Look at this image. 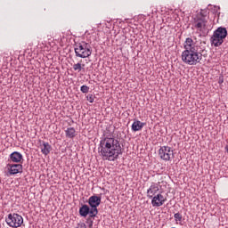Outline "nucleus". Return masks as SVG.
Wrapping results in <instances>:
<instances>
[{
    "label": "nucleus",
    "instance_id": "nucleus-1",
    "mask_svg": "<svg viewBox=\"0 0 228 228\" xmlns=\"http://www.w3.org/2000/svg\"><path fill=\"white\" fill-rule=\"evenodd\" d=\"M99 152L102 159L115 161L123 154L120 142L113 136H105L100 141Z\"/></svg>",
    "mask_w": 228,
    "mask_h": 228
},
{
    "label": "nucleus",
    "instance_id": "nucleus-2",
    "mask_svg": "<svg viewBox=\"0 0 228 228\" xmlns=\"http://www.w3.org/2000/svg\"><path fill=\"white\" fill-rule=\"evenodd\" d=\"M184 51L182 53V61L185 65H198L202 61V51L200 46L197 45V43L193 41L191 37H187L183 44Z\"/></svg>",
    "mask_w": 228,
    "mask_h": 228
},
{
    "label": "nucleus",
    "instance_id": "nucleus-3",
    "mask_svg": "<svg viewBox=\"0 0 228 228\" xmlns=\"http://www.w3.org/2000/svg\"><path fill=\"white\" fill-rule=\"evenodd\" d=\"M227 28L225 27L217 28L210 37L212 45L214 47H220L224 44V40L227 38Z\"/></svg>",
    "mask_w": 228,
    "mask_h": 228
},
{
    "label": "nucleus",
    "instance_id": "nucleus-4",
    "mask_svg": "<svg viewBox=\"0 0 228 228\" xmlns=\"http://www.w3.org/2000/svg\"><path fill=\"white\" fill-rule=\"evenodd\" d=\"M75 55L77 58H90L92 56V45L90 44L82 41L75 45Z\"/></svg>",
    "mask_w": 228,
    "mask_h": 228
},
{
    "label": "nucleus",
    "instance_id": "nucleus-5",
    "mask_svg": "<svg viewBox=\"0 0 228 228\" xmlns=\"http://www.w3.org/2000/svg\"><path fill=\"white\" fill-rule=\"evenodd\" d=\"M192 28L200 33H204L208 29V18L202 12H200L192 20Z\"/></svg>",
    "mask_w": 228,
    "mask_h": 228
},
{
    "label": "nucleus",
    "instance_id": "nucleus-6",
    "mask_svg": "<svg viewBox=\"0 0 228 228\" xmlns=\"http://www.w3.org/2000/svg\"><path fill=\"white\" fill-rule=\"evenodd\" d=\"M5 222L9 227L18 228L24 224V218H22V216L13 213L8 215Z\"/></svg>",
    "mask_w": 228,
    "mask_h": 228
},
{
    "label": "nucleus",
    "instance_id": "nucleus-7",
    "mask_svg": "<svg viewBox=\"0 0 228 228\" xmlns=\"http://www.w3.org/2000/svg\"><path fill=\"white\" fill-rule=\"evenodd\" d=\"M159 156L163 161H170L174 158V150L169 146H162L159 150Z\"/></svg>",
    "mask_w": 228,
    "mask_h": 228
},
{
    "label": "nucleus",
    "instance_id": "nucleus-8",
    "mask_svg": "<svg viewBox=\"0 0 228 228\" xmlns=\"http://www.w3.org/2000/svg\"><path fill=\"white\" fill-rule=\"evenodd\" d=\"M88 204L91 208L92 215H94V213L96 215H98L99 210L97 209V208H99V206H101V197L96 196V195L91 196L88 200Z\"/></svg>",
    "mask_w": 228,
    "mask_h": 228
},
{
    "label": "nucleus",
    "instance_id": "nucleus-9",
    "mask_svg": "<svg viewBox=\"0 0 228 228\" xmlns=\"http://www.w3.org/2000/svg\"><path fill=\"white\" fill-rule=\"evenodd\" d=\"M165 202H167V198H165L161 193L151 198V206H153V208H161Z\"/></svg>",
    "mask_w": 228,
    "mask_h": 228
},
{
    "label": "nucleus",
    "instance_id": "nucleus-10",
    "mask_svg": "<svg viewBox=\"0 0 228 228\" xmlns=\"http://www.w3.org/2000/svg\"><path fill=\"white\" fill-rule=\"evenodd\" d=\"M79 215L80 216H83L84 218H86V216H91V217H96L97 214H92V208L88 205H82L79 208Z\"/></svg>",
    "mask_w": 228,
    "mask_h": 228
},
{
    "label": "nucleus",
    "instance_id": "nucleus-11",
    "mask_svg": "<svg viewBox=\"0 0 228 228\" xmlns=\"http://www.w3.org/2000/svg\"><path fill=\"white\" fill-rule=\"evenodd\" d=\"M8 172L10 175H15L16 174H22L21 164H8Z\"/></svg>",
    "mask_w": 228,
    "mask_h": 228
},
{
    "label": "nucleus",
    "instance_id": "nucleus-12",
    "mask_svg": "<svg viewBox=\"0 0 228 228\" xmlns=\"http://www.w3.org/2000/svg\"><path fill=\"white\" fill-rule=\"evenodd\" d=\"M158 191H159V186H158V183H152L150 188L147 190L148 199H152L154 196H156Z\"/></svg>",
    "mask_w": 228,
    "mask_h": 228
},
{
    "label": "nucleus",
    "instance_id": "nucleus-13",
    "mask_svg": "<svg viewBox=\"0 0 228 228\" xmlns=\"http://www.w3.org/2000/svg\"><path fill=\"white\" fill-rule=\"evenodd\" d=\"M10 161L12 163H22L23 157L19 151H13L9 156Z\"/></svg>",
    "mask_w": 228,
    "mask_h": 228
},
{
    "label": "nucleus",
    "instance_id": "nucleus-14",
    "mask_svg": "<svg viewBox=\"0 0 228 228\" xmlns=\"http://www.w3.org/2000/svg\"><path fill=\"white\" fill-rule=\"evenodd\" d=\"M40 147H41V152L45 156H47L48 154H50L51 151H53V147L51 146V144L44 141L41 142Z\"/></svg>",
    "mask_w": 228,
    "mask_h": 228
},
{
    "label": "nucleus",
    "instance_id": "nucleus-15",
    "mask_svg": "<svg viewBox=\"0 0 228 228\" xmlns=\"http://www.w3.org/2000/svg\"><path fill=\"white\" fill-rule=\"evenodd\" d=\"M146 125V123H143L140 120H135L133 124H132V131H134V133H136V131H142V129H143V126Z\"/></svg>",
    "mask_w": 228,
    "mask_h": 228
},
{
    "label": "nucleus",
    "instance_id": "nucleus-16",
    "mask_svg": "<svg viewBox=\"0 0 228 228\" xmlns=\"http://www.w3.org/2000/svg\"><path fill=\"white\" fill-rule=\"evenodd\" d=\"M65 134L67 138H76V128L69 127L65 130Z\"/></svg>",
    "mask_w": 228,
    "mask_h": 228
},
{
    "label": "nucleus",
    "instance_id": "nucleus-17",
    "mask_svg": "<svg viewBox=\"0 0 228 228\" xmlns=\"http://www.w3.org/2000/svg\"><path fill=\"white\" fill-rule=\"evenodd\" d=\"M85 69V64H81V62H77L73 65V69L75 72H81Z\"/></svg>",
    "mask_w": 228,
    "mask_h": 228
},
{
    "label": "nucleus",
    "instance_id": "nucleus-18",
    "mask_svg": "<svg viewBox=\"0 0 228 228\" xmlns=\"http://www.w3.org/2000/svg\"><path fill=\"white\" fill-rule=\"evenodd\" d=\"M174 218L175 222H181L183 220V215H181V213H175Z\"/></svg>",
    "mask_w": 228,
    "mask_h": 228
},
{
    "label": "nucleus",
    "instance_id": "nucleus-19",
    "mask_svg": "<svg viewBox=\"0 0 228 228\" xmlns=\"http://www.w3.org/2000/svg\"><path fill=\"white\" fill-rule=\"evenodd\" d=\"M80 92H82V94H88V92H90V87L87 86H82L80 87Z\"/></svg>",
    "mask_w": 228,
    "mask_h": 228
},
{
    "label": "nucleus",
    "instance_id": "nucleus-20",
    "mask_svg": "<svg viewBox=\"0 0 228 228\" xmlns=\"http://www.w3.org/2000/svg\"><path fill=\"white\" fill-rule=\"evenodd\" d=\"M94 217H91L90 216L87 217L86 223L87 224V225H89V227H93L94 225Z\"/></svg>",
    "mask_w": 228,
    "mask_h": 228
},
{
    "label": "nucleus",
    "instance_id": "nucleus-21",
    "mask_svg": "<svg viewBox=\"0 0 228 228\" xmlns=\"http://www.w3.org/2000/svg\"><path fill=\"white\" fill-rule=\"evenodd\" d=\"M86 99H87V101L89 102H94V101H95V96H94V94H88L87 96H86Z\"/></svg>",
    "mask_w": 228,
    "mask_h": 228
},
{
    "label": "nucleus",
    "instance_id": "nucleus-22",
    "mask_svg": "<svg viewBox=\"0 0 228 228\" xmlns=\"http://www.w3.org/2000/svg\"><path fill=\"white\" fill-rule=\"evenodd\" d=\"M77 228H86V224H85V223L78 224Z\"/></svg>",
    "mask_w": 228,
    "mask_h": 228
},
{
    "label": "nucleus",
    "instance_id": "nucleus-23",
    "mask_svg": "<svg viewBox=\"0 0 228 228\" xmlns=\"http://www.w3.org/2000/svg\"><path fill=\"white\" fill-rule=\"evenodd\" d=\"M218 83L219 85H222V83H224V78L220 77Z\"/></svg>",
    "mask_w": 228,
    "mask_h": 228
}]
</instances>
